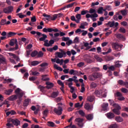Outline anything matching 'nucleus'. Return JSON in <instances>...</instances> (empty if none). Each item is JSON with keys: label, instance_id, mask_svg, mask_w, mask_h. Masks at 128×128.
<instances>
[{"label": "nucleus", "instance_id": "nucleus-19", "mask_svg": "<svg viewBox=\"0 0 128 128\" xmlns=\"http://www.w3.org/2000/svg\"><path fill=\"white\" fill-rule=\"evenodd\" d=\"M30 100V99H26L23 103V106H28Z\"/></svg>", "mask_w": 128, "mask_h": 128}, {"label": "nucleus", "instance_id": "nucleus-40", "mask_svg": "<svg viewBox=\"0 0 128 128\" xmlns=\"http://www.w3.org/2000/svg\"><path fill=\"white\" fill-rule=\"evenodd\" d=\"M124 82H125L122 80H118V84H120V86H124Z\"/></svg>", "mask_w": 128, "mask_h": 128}, {"label": "nucleus", "instance_id": "nucleus-8", "mask_svg": "<svg viewBox=\"0 0 128 128\" xmlns=\"http://www.w3.org/2000/svg\"><path fill=\"white\" fill-rule=\"evenodd\" d=\"M4 14H12L14 10V7L12 6H9L4 9Z\"/></svg>", "mask_w": 128, "mask_h": 128}, {"label": "nucleus", "instance_id": "nucleus-47", "mask_svg": "<svg viewBox=\"0 0 128 128\" xmlns=\"http://www.w3.org/2000/svg\"><path fill=\"white\" fill-rule=\"evenodd\" d=\"M76 122H84V119L82 118H76L75 120Z\"/></svg>", "mask_w": 128, "mask_h": 128}, {"label": "nucleus", "instance_id": "nucleus-52", "mask_svg": "<svg viewBox=\"0 0 128 128\" xmlns=\"http://www.w3.org/2000/svg\"><path fill=\"white\" fill-rule=\"evenodd\" d=\"M94 57L96 60H99V62H101L102 60V59L100 58V56H98V55H95Z\"/></svg>", "mask_w": 128, "mask_h": 128}, {"label": "nucleus", "instance_id": "nucleus-18", "mask_svg": "<svg viewBox=\"0 0 128 128\" xmlns=\"http://www.w3.org/2000/svg\"><path fill=\"white\" fill-rule=\"evenodd\" d=\"M46 76H48V75L46 74L42 75V80H43V82H48V80H50V78H46Z\"/></svg>", "mask_w": 128, "mask_h": 128}, {"label": "nucleus", "instance_id": "nucleus-61", "mask_svg": "<svg viewBox=\"0 0 128 128\" xmlns=\"http://www.w3.org/2000/svg\"><path fill=\"white\" fill-rule=\"evenodd\" d=\"M108 100V102H110V106H113L114 104H116V103H114V101L113 100L110 99Z\"/></svg>", "mask_w": 128, "mask_h": 128}, {"label": "nucleus", "instance_id": "nucleus-51", "mask_svg": "<svg viewBox=\"0 0 128 128\" xmlns=\"http://www.w3.org/2000/svg\"><path fill=\"white\" fill-rule=\"evenodd\" d=\"M119 31L120 32H122V34H126V29L124 28L120 27Z\"/></svg>", "mask_w": 128, "mask_h": 128}, {"label": "nucleus", "instance_id": "nucleus-1", "mask_svg": "<svg viewBox=\"0 0 128 128\" xmlns=\"http://www.w3.org/2000/svg\"><path fill=\"white\" fill-rule=\"evenodd\" d=\"M102 76V73L94 72L88 76V79L89 80L94 82V80H96V78H100Z\"/></svg>", "mask_w": 128, "mask_h": 128}, {"label": "nucleus", "instance_id": "nucleus-22", "mask_svg": "<svg viewBox=\"0 0 128 128\" xmlns=\"http://www.w3.org/2000/svg\"><path fill=\"white\" fill-rule=\"evenodd\" d=\"M59 92H52L51 94L52 98H56L58 96Z\"/></svg>", "mask_w": 128, "mask_h": 128}, {"label": "nucleus", "instance_id": "nucleus-41", "mask_svg": "<svg viewBox=\"0 0 128 128\" xmlns=\"http://www.w3.org/2000/svg\"><path fill=\"white\" fill-rule=\"evenodd\" d=\"M78 113H79V114L81 116H86V114L84 113V112L82 110H80L78 111Z\"/></svg>", "mask_w": 128, "mask_h": 128}, {"label": "nucleus", "instance_id": "nucleus-56", "mask_svg": "<svg viewBox=\"0 0 128 128\" xmlns=\"http://www.w3.org/2000/svg\"><path fill=\"white\" fill-rule=\"evenodd\" d=\"M54 44V41L52 40H51L49 41V46H52V44Z\"/></svg>", "mask_w": 128, "mask_h": 128}, {"label": "nucleus", "instance_id": "nucleus-16", "mask_svg": "<svg viewBox=\"0 0 128 128\" xmlns=\"http://www.w3.org/2000/svg\"><path fill=\"white\" fill-rule=\"evenodd\" d=\"M42 32H52V28H44Z\"/></svg>", "mask_w": 128, "mask_h": 128}, {"label": "nucleus", "instance_id": "nucleus-60", "mask_svg": "<svg viewBox=\"0 0 128 128\" xmlns=\"http://www.w3.org/2000/svg\"><path fill=\"white\" fill-rule=\"evenodd\" d=\"M120 24H122V26H128V22L126 21H123L120 22Z\"/></svg>", "mask_w": 128, "mask_h": 128}, {"label": "nucleus", "instance_id": "nucleus-6", "mask_svg": "<svg viewBox=\"0 0 128 128\" xmlns=\"http://www.w3.org/2000/svg\"><path fill=\"white\" fill-rule=\"evenodd\" d=\"M9 122H12L14 126H20V121L18 120V119H12L10 118L8 120Z\"/></svg>", "mask_w": 128, "mask_h": 128}, {"label": "nucleus", "instance_id": "nucleus-38", "mask_svg": "<svg viewBox=\"0 0 128 128\" xmlns=\"http://www.w3.org/2000/svg\"><path fill=\"white\" fill-rule=\"evenodd\" d=\"M78 42H80V39L78 38V37L76 36L73 40V44H78Z\"/></svg>", "mask_w": 128, "mask_h": 128}, {"label": "nucleus", "instance_id": "nucleus-59", "mask_svg": "<svg viewBox=\"0 0 128 128\" xmlns=\"http://www.w3.org/2000/svg\"><path fill=\"white\" fill-rule=\"evenodd\" d=\"M82 105H80V102L76 103L74 104V107L76 108H82Z\"/></svg>", "mask_w": 128, "mask_h": 128}, {"label": "nucleus", "instance_id": "nucleus-36", "mask_svg": "<svg viewBox=\"0 0 128 128\" xmlns=\"http://www.w3.org/2000/svg\"><path fill=\"white\" fill-rule=\"evenodd\" d=\"M38 56V51L36 50H34L31 54V56L32 58H34V56Z\"/></svg>", "mask_w": 128, "mask_h": 128}, {"label": "nucleus", "instance_id": "nucleus-9", "mask_svg": "<svg viewBox=\"0 0 128 128\" xmlns=\"http://www.w3.org/2000/svg\"><path fill=\"white\" fill-rule=\"evenodd\" d=\"M101 106L102 108V110L106 112L108 110V103L104 102L102 105Z\"/></svg>", "mask_w": 128, "mask_h": 128}, {"label": "nucleus", "instance_id": "nucleus-14", "mask_svg": "<svg viewBox=\"0 0 128 128\" xmlns=\"http://www.w3.org/2000/svg\"><path fill=\"white\" fill-rule=\"evenodd\" d=\"M16 42H18V40L16 39H12L10 40L9 44L11 46H14Z\"/></svg>", "mask_w": 128, "mask_h": 128}, {"label": "nucleus", "instance_id": "nucleus-5", "mask_svg": "<svg viewBox=\"0 0 128 128\" xmlns=\"http://www.w3.org/2000/svg\"><path fill=\"white\" fill-rule=\"evenodd\" d=\"M112 48L116 50V52H120L122 50V46L119 45L118 42H112Z\"/></svg>", "mask_w": 128, "mask_h": 128}, {"label": "nucleus", "instance_id": "nucleus-10", "mask_svg": "<svg viewBox=\"0 0 128 128\" xmlns=\"http://www.w3.org/2000/svg\"><path fill=\"white\" fill-rule=\"evenodd\" d=\"M84 108L86 110H92V106L90 105V104L88 103L85 104Z\"/></svg>", "mask_w": 128, "mask_h": 128}, {"label": "nucleus", "instance_id": "nucleus-62", "mask_svg": "<svg viewBox=\"0 0 128 128\" xmlns=\"http://www.w3.org/2000/svg\"><path fill=\"white\" fill-rule=\"evenodd\" d=\"M72 43H73L72 40L69 39V40L68 42H66V44L68 45V46H70V45L72 44Z\"/></svg>", "mask_w": 128, "mask_h": 128}, {"label": "nucleus", "instance_id": "nucleus-4", "mask_svg": "<svg viewBox=\"0 0 128 128\" xmlns=\"http://www.w3.org/2000/svg\"><path fill=\"white\" fill-rule=\"evenodd\" d=\"M30 34H37V36H42L39 38V40L42 41V40H46V38H48V36H46L44 34H42L40 32H36V31H32V32H30Z\"/></svg>", "mask_w": 128, "mask_h": 128}, {"label": "nucleus", "instance_id": "nucleus-33", "mask_svg": "<svg viewBox=\"0 0 128 128\" xmlns=\"http://www.w3.org/2000/svg\"><path fill=\"white\" fill-rule=\"evenodd\" d=\"M88 102H94V96H88Z\"/></svg>", "mask_w": 128, "mask_h": 128}, {"label": "nucleus", "instance_id": "nucleus-46", "mask_svg": "<svg viewBox=\"0 0 128 128\" xmlns=\"http://www.w3.org/2000/svg\"><path fill=\"white\" fill-rule=\"evenodd\" d=\"M88 14V10H83L81 12L82 16H84V14Z\"/></svg>", "mask_w": 128, "mask_h": 128}, {"label": "nucleus", "instance_id": "nucleus-63", "mask_svg": "<svg viewBox=\"0 0 128 128\" xmlns=\"http://www.w3.org/2000/svg\"><path fill=\"white\" fill-rule=\"evenodd\" d=\"M108 69L109 70H112L114 71V66H108Z\"/></svg>", "mask_w": 128, "mask_h": 128}, {"label": "nucleus", "instance_id": "nucleus-34", "mask_svg": "<svg viewBox=\"0 0 128 128\" xmlns=\"http://www.w3.org/2000/svg\"><path fill=\"white\" fill-rule=\"evenodd\" d=\"M12 92H14V90L12 89H10L8 90H6V91L5 92V94H7L8 96H10V94H12Z\"/></svg>", "mask_w": 128, "mask_h": 128}, {"label": "nucleus", "instance_id": "nucleus-26", "mask_svg": "<svg viewBox=\"0 0 128 128\" xmlns=\"http://www.w3.org/2000/svg\"><path fill=\"white\" fill-rule=\"evenodd\" d=\"M43 16H44V18H46V20H50L52 18V16L48 14H43Z\"/></svg>", "mask_w": 128, "mask_h": 128}, {"label": "nucleus", "instance_id": "nucleus-28", "mask_svg": "<svg viewBox=\"0 0 128 128\" xmlns=\"http://www.w3.org/2000/svg\"><path fill=\"white\" fill-rule=\"evenodd\" d=\"M96 86H98V84H96L94 82H92L90 84V87L91 88H96Z\"/></svg>", "mask_w": 128, "mask_h": 128}, {"label": "nucleus", "instance_id": "nucleus-25", "mask_svg": "<svg viewBox=\"0 0 128 128\" xmlns=\"http://www.w3.org/2000/svg\"><path fill=\"white\" fill-rule=\"evenodd\" d=\"M43 16H44V18H46V20H50L52 18V16L48 14H43Z\"/></svg>", "mask_w": 128, "mask_h": 128}, {"label": "nucleus", "instance_id": "nucleus-53", "mask_svg": "<svg viewBox=\"0 0 128 128\" xmlns=\"http://www.w3.org/2000/svg\"><path fill=\"white\" fill-rule=\"evenodd\" d=\"M120 14L117 12L116 13V14L114 16V20H118V15Z\"/></svg>", "mask_w": 128, "mask_h": 128}, {"label": "nucleus", "instance_id": "nucleus-35", "mask_svg": "<svg viewBox=\"0 0 128 128\" xmlns=\"http://www.w3.org/2000/svg\"><path fill=\"white\" fill-rule=\"evenodd\" d=\"M56 56H58V57L60 58H64V56H62V52H56Z\"/></svg>", "mask_w": 128, "mask_h": 128}, {"label": "nucleus", "instance_id": "nucleus-29", "mask_svg": "<svg viewBox=\"0 0 128 128\" xmlns=\"http://www.w3.org/2000/svg\"><path fill=\"white\" fill-rule=\"evenodd\" d=\"M40 42H42V40H40ZM42 42H44V46H50V44H48V40L44 39V40H42Z\"/></svg>", "mask_w": 128, "mask_h": 128}, {"label": "nucleus", "instance_id": "nucleus-27", "mask_svg": "<svg viewBox=\"0 0 128 128\" xmlns=\"http://www.w3.org/2000/svg\"><path fill=\"white\" fill-rule=\"evenodd\" d=\"M86 117L88 120H92L94 118V116L92 114H88Z\"/></svg>", "mask_w": 128, "mask_h": 128}, {"label": "nucleus", "instance_id": "nucleus-20", "mask_svg": "<svg viewBox=\"0 0 128 128\" xmlns=\"http://www.w3.org/2000/svg\"><path fill=\"white\" fill-rule=\"evenodd\" d=\"M16 34V33L14 32H9L7 34L8 38H12V36H14Z\"/></svg>", "mask_w": 128, "mask_h": 128}, {"label": "nucleus", "instance_id": "nucleus-44", "mask_svg": "<svg viewBox=\"0 0 128 128\" xmlns=\"http://www.w3.org/2000/svg\"><path fill=\"white\" fill-rule=\"evenodd\" d=\"M62 42H68V40H70V38L63 36L62 38Z\"/></svg>", "mask_w": 128, "mask_h": 128}, {"label": "nucleus", "instance_id": "nucleus-45", "mask_svg": "<svg viewBox=\"0 0 128 128\" xmlns=\"http://www.w3.org/2000/svg\"><path fill=\"white\" fill-rule=\"evenodd\" d=\"M6 20L2 19L1 20L0 24L1 26H4V24H6Z\"/></svg>", "mask_w": 128, "mask_h": 128}, {"label": "nucleus", "instance_id": "nucleus-48", "mask_svg": "<svg viewBox=\"0 0 128 128\" xmlns=\"http://www.w3.org/2000/svg\"><path fill=\"white\" fill-rule=\"evenodd\" d=\"M115 6H118L120 4V0H116L114 1Z\"/></svg>", "mask_w": 128, "mask_h": 128}, {"label": "nucleus", "instance_id": "nucleus-23", "mask_svg": "<svg viewBox=\"0 0 128 128\" xmlns=\"http://www.w3.org/2000/svg\"><path fill=\"white\" fill-rule=\"evenodd\" d=\"M48 126H50V128H54L56 126V124L52 122L48 121Z\"/></svg>", "mask_w": 128, "mask_h": 128}, {"label": "nucleus", "instance_id": "nucleus-11", "mask_svg": "<svg viewBox=\"0 0 128 128\" xmlns=\"http://www.w3.org/2000/svg\"><path fill=\"white\" fill-rule=\"evenodd\" d=\"M94 94H96V96L100 98V96L102 94V90H96L94 92Z\"/></svg>", "mask_w": 128, "mask_h": 128}, {"label": "nucleus", "instance_id": "nucleus-31", "mask_svg": "<svg viewBox=\"0 0 128 128\" xmlns=\"http://www.w3.org/2000/svg\"><path fill=\"white\" fill-rule=\"evenodd\" d=\"M40 62L37 60L33 61L31 62V66H38V64H39Z\"/></svg>", "mask_w": 128, "mask_h": 128}, {"label": "nucleus", "instance_id": "nucleus-50", "mask_svg": "<svg viewBox=\"0 0 128 128\" xmlns=\"http://www.w3.org/2000/svg\"><path fill=\"white\" fill-rule=\"evenodd\" d=\"M58 15H56V14H55L53 16H51V20H56V18H58Z\"/></svg>", "mask_w": 128, "mask_h": 128}, {"label": "nucleus", "instance_id": "nucleus-13", "mask_svg": "<svg viewBox=\"0 0 128 128\" xmlns=\"http://www.w3.org/2000/svg\"><path fill=\"white\" fill-rule=\"evenodd\" d=\"M18 99V96L16 95H12V96H10L8 100H10L11 102H14V100H16Z\"/></svg>", "mask_w": 128, "mask_h": 128}, {"label": "nucleus", "instance_id": "nucleus-37", "mask_svg": "<svg viewBox=\"0 0 128 128\" xmlns=\"http://www.w3.org/2000/svg\"><path fill=\"white\" fill-rule=\"evenodd\" d=\"M37 58H42L44 56V53L42 51H40L39 52H38Z\"/></svg>", "mask_w": 128, "mask_h": 128}, {"label": "nucleus", "instance_id": "nucleus-54", "mask_svg": "<svg viewBox=\"0 0 128 128\" xmlns=\"http://www.w3.org/2000/svg\"><path fill=\"white\" fill-rule=\"evenodd\" d=\"M121 14L122 16H126V14H128L126 10H122Z\"/></svg>", "mask_w": 128, "mask_h": 128}, {"label": "nucleus", "instance_id": "nucleus-2", "mask_svg": "<svg viewBox=\"0 0 128 128\" xmlns=\"http://www.w3.org/2000/svg\"><path fill=\"white\" fill-rule=\"evenodd\" d=\"M88 12L90 14H86V18H98V15L96 13V10L95 9H92V8H90Z\"/></svg>", "mask_w": 128, "mask_h": 128}, {"label": "nucleus", "instance_id": "nucleus-43", "mask_svg": "<svg viewBox=\"0 0 128 128\" xmlns=\"http://www.w3.org/2000/svg\"><path fill=\"white\" fill-rule=\"evenodd\" d=\"M58 84L60 86H62V88H64V82H62V80H58Z\"/></svg>", "mask_w": 128, "mask_h": 128}, {"label": "nucleus", "instance_id": "nucleus-39", "mask_svg": "<svg viewBox=\"0 0 128 128\" xmlns=\"http://www.w3.org/2000/svg\"><path fill=\"white\" fill-rule=\"evenodd\" d=\"M102 10L103 7H100L97 11L98 14H102Z\"/></svg>", "mask_w": 128, "mask_h": 128}, {"label": "nucleus", "instance_id": "nucleus-58", "mask_svg": "<svg viewBox=\"0 0 128 128\" xmlns=\"http://www.w3.org/2000/svg\"><path fill=\"white\" fill-rule=\"evenodd\" d=\"M48 114V110L46 109L44 111L43 114L44 116H47Z\"/></svg>", "mask_w": 128, "mask_h": 128}, {"label": "nucleus", "instance_id": "nucleus-3", "mask_svg": "<svg viewBox=\"0 0 128 128\" xmlns=\"http://www.w3.org/2000/svg\"><path fill=\"white\" fill-rule=\"evenodd\" d=\"M46 84L47 86H43L40 85L38 86V88L40 89V90L41 92H44V90H46V88H48V90H50V88H54V83H52L50 82H46Z\"/></svg>", "mask_w": 128, "mask_h": 128}, {"label": "nucleus", "instance_id": "nucleus-7", "mask_svg": "<svg viewBox=\"0 0 128 128\" xmlns=\"http://www.w3.org/2000/svg\"><path fill=\"white\" fill-rule=\"evenodd\" d=\"M54 112L58 116H61L62 114V108L58 106V108H54Z\"/></svg>", "mask_w": 128, "mask_h": 128}, {"label": "nucleus", "instance_id": "nucleus-64", "mask_svg": "<svg viewBox=\"0 0 128 128\" xmlns=\"http://www.w3.org/2000/svg\"><path fill=\"white\" fill-rule=\"evenodd\" d=\"M108 128H118V125L116 124H112Z\"/></svg>", "mask_w": 128, "mask_h": 128}, {"label": "nucleus", "instance_id": "nucleus-55", "mask_svg": "<svg viewBox=\"0 0 128 128\" xmlns=\"http://www.w3.org/2000/svg\"><path fill=\"white\" fill-rule=\"evenodd\" d=\"M82 36H86V34H88V31L86 30H82Z\"/></svg>", "mask_w": 128, "mask_h": 128}, {"label": "nucleus", "instance_id": "nucleus-17", "mask_svg": "<svg viewBox=\"0 0 128 128\" xmlns=\"http://www.w3.org/2000/svg\"><path fill=\"white\" fill-rule=\"evenodd\" d=\"M115 120H116V122H122L124 120L122 119V118L120 116H116V117Z\"/></svg>", "mask_w": 128, "mask_h": 128}, {"label": "nucleus", "instance_id": "nucleus-21", "mask_svg": "<svg viewBox=\"0 0 128 128\" xmlns=\"http://www.w3.org/2000/svg\"><path fill=\"white\" fill-rule=\"evenodd\" d=\"M120 109H116V108H114L112 110L113 112L115 114H117V116H120Z\"/></svg>", "mask_w": 128, "mask_h": 128}, {"label": "nucleus", "instance_id": "nucleus-24", "mask_svg": "<svg viewBox=\"0 0 128 128\" xmlns=\"http://www.w3.org/2000/svg\"><path fill=\"white\" fill-rule=\"evenodd\" d=\"M17 96V98H22L24 96V92H20V93H18V94H16Z\"/></svg>", "mask_w": 128, "mask_h": 128}, {"label": "nucleus", "instance_id": "nucleus-30", "mask_svg": "<svg viewBox=\"0 0 128 128\" xmlns=\"http://www.w3.org/2000/svg\"><path fill=\"white\" fill-rule=\"evenodd\" d=\"M107 26H110V28H113L114 26V21L113 22H109L108 23L106 24Z\"/></svg>", "mask_w": 128, "mask_h": 128}, {"label": "nucleus", "instance_id": "nucleus-32", "mask_svg": "<svg viewBox=\"0 0 128 128\" xmlns=\"http://www.w3.org/2000/svg\"><path fill=\"white\" fill-rule=\"evenodd\" d=\"M112 106H114V108H116V110H122V108L118 104L115 103L113 104Z\"/></svg>", "mask_w": 128, "mask_h": 128}, {"label": "nucleus", "instance_id": "nucleus-57", "mask_svg": "<svg viewBox=\"0 0 128 128\" xmlns=\"http://www.w3.org/2000/svg\"><path fill=\"white\" fill-rule=\"evenodd\" d=\"M121 90H122V92H123L124 94H126L128 92V89H126V88H122Z\"/></svg>", "mask_w": 128, "mask_h": 128}, {"label": "nucleus", "instance_id": "nucleus-49", "mask_svg": "<svg viewBox=\"0 0 128 128\" xmlns=\"http://www.w3.org/2000/svg\"><path fill=\"white\" fill-rule=\"evenodd\" d=\"M22 13H20L17 14L18 16H19L20 18H26V15H24L22 14Z\"/></svg>", "mask_w": 128, "mask_h": 128}, {"label": "nucleus", "instance_id": "nucleus-12", "mask_svg": "<svg viewBox=\"0 0 128 128\" xmlns=\"http://www.w3.org/2000/svg\"><path fill=\"white\" fill-rule=\"evenodd\" d=\"M106 116L108 118H109V120H112V118H114V114L112 112L107 113V114H106Z\"/></svg>", "mask_w": 128, "mask_h": 128}, {"label": "nucleus", "instance_id": "nucleus-42", "mask_svg": "<svg viewBox=\"0 0 128 128\" xmlns=\"http://www.w3.org/2000/svg\"><path fill=\"white\" fill-rule=\"evenodd\" d=\"M75 4H76V2H74L73 3L68 4L66 6V8H72V6H74V5Z\"/></svg>", "mask_w": 128, "mask_h": 128}, {"label": "nucleus", "instance_id": "nucleus-15", "mask_svg": "<svg viewBox=\"0 0 128 128\" xmlns=\"http://www.w3.org/2000/svg\"><path fill=\"white\" fill-rule=\"evenodd\" d=\"M69 74H71V75L73 74V76H76V74H78V71L74 70L72 69L70 70Z\"/></svg>", "mask_w": 128, "mask_h": 128}]
</instances>
